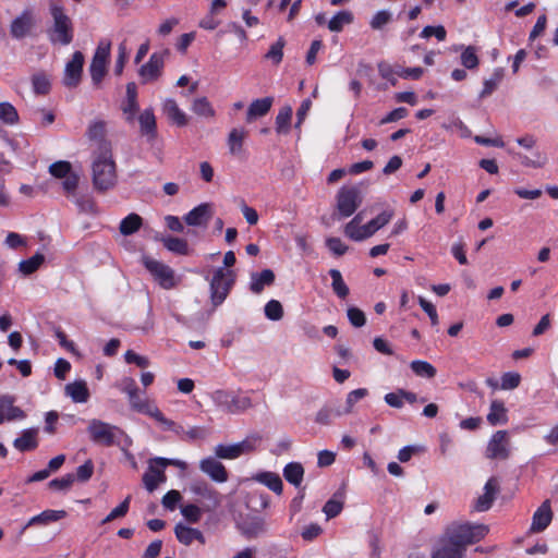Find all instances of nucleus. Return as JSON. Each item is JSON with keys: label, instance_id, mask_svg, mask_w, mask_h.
Instances as JSON below:
<instances>
[{"label": "nucleus", "instance_id": "nucleus-24", "mask_svg": "<svg viewBox=\"0 0 558 558\" xmlns=\"http://www.w3.org/2000/svg\"><path fill=\"white\" fill-rule=\"evenodd\" d=\"M174 534L178 541L185 546L191 545L194 541L201 544H205L206 542L204 534L199 530L190 527L183 523L175 525Z\"/></svg>", "mask_w": 558, "mask_h": 558}, {"label": "nucleus", "instance_id": "nucleus-21", "mask_svg": "<svg viewBox=\"0 0 558 558\" xmlns=\"http://www.w3.org/2000/svg\"><path fill=\"white\" fill-rule=\"evenodd\" d=\"M137 120L140 123L141 134L146 136L147 141H154L157 136V124L153 108L143 110Z\"/></svg>", "mask_w": 558, "mask_h": 558}, {"label": "nucleus", "instance_id": "nucleus-47", "mask_svg": "<svg viewBox=\"0 0 558 558\" xmlns=\"http://www.w3.org/2000/svg\"><path fill=\"white\" fill-rule=\"evenodd\" d=\"M461 63L464 68L472 70L478 65V57L476 54V48L473 46H461Z\"/></svg>", "mask_w": 558, "mask_h": 558}, {"label": "nucleus", "instance_id": "nucleus-5", "mask_svg": "<svg viewBox=\"0 0 558 558\" xmlns=\"http://www.w3.org/2000/svg\"><path fill=\"white\" fill-rule=\"evenodd\" d=\"M235 282L233 270L218 267L209 281L210 301L214 307L221 305Z\"/></svg>", "mask_w": 558, "mask_h": 558}, {"label": "nucleus", "instance_id": "nucleus-33", "mask_svg": "<svg viewBox=\"0 0 558 558\" xmlns=\"http://www.w3.org/2000/svg\"><path fill=\"white\" fill-rule=\"evenodd\" d=\"M247 136L244 128H234L229 132L227 144L231 155H240L243 149V143Z\"/></svg>", "mask_w": 558, "mask_h": 558}, {"label": "nucleus", "instance_id": "nucleus-20", "mask_svg": "<svg viewBox=\"0 0 558 558\" xmlns=\"http://www.w3.org/2000/svg\"><path fill=\"white\" fill-rule=\"evenodd\" d=\"M125 120L132 123L135 120V116L140 109L137 102V87L134 82L126 84V97L121 107Z\"/></svg>", "mask_w": 558, "mask_h": 558}, {"label": "nucleus", "instance_id": "nucleus-50", "mask_svg": "<svg viewBox=\"0 0 558 558\" xmlns=\"http://www.w3.org/2000/svg\"><path fill=\"white\" fill-rule=\"evenodd\" d=\"M163 244L170 252L181 255L187 254V242L183 239L169 236L163 240Z\"/></svg>", "mask_w": 558, "mask_h": 558}, {"label": "nucleus", "instance_id": "nucleus-14", "mask_svg": "<svg viewBox=\"0 0 558 558\" xmlns=\"http://www.w3.org/2000/svg\"><path fill=\"white\" fill-rule=\"evenodd\" d=\"M189 489L193 495L198 496L204 500L202 502L204 511H213L220 504L218 492L203 480L192 481L190 483Z\"/></svg>", "mask_w": 558, "mask_h": 558}, {"label": "nucleus", "instance_id": "nucleus-42", "mask_svg": "<svg viewBox=\"0 0 558 558\" xmlns=\"http://www.w3.org/2000/svg\"><path fill=\"white\" fill-rule=\"evenodd\" d=\"M329 275L331 277V287L333 292L340 299H345L349 295V288L345 284L341 272L338 269H330Z\"/></svg>", "mask_w": 558, "mask_h": 558}, {"label": "nucleus", "instance_id": "nucleus-16", "mask_svg": "<svg viewBox=\"0 0 558 558\" xmlns=\"http://www.w3.org/2000/svg\"><path fill=\"white\" fill-rule=\"evenodd\" d=\"M84 56L81 51H75L72 59L65 64L63 83L66 87H76L82 77Z\"/></svg>", "mask_w": 558, "mask_h": 558}, {"label": "nucleus", "instance_id": "nucleus-40", "mask_svg": "<svg viewBox=\"0 0 558 558\" xmlns=\"http://www.w3.org/2000/svg\"><path fill=\"white\" fill-rule=\"evenodd\" d=\"M44 262L45 256L41 253H36L34 256L21 260L19 264V270L24 276H29L35 272Z\"/></svg>", "mask_w": 558, "mask_h": 558}, {"label": "nucleus", "instance_id": "nucleus-10", "mask_svg": "<svg viewBox=\"0 0 558 558\" xmlns=\"http://www.w3.org/2000/svg\"><path fill=\"white\" fill-rule=\"evenodd\" d=\"M143 263L162 289L169 290L179 283V279L170 266L148 257L144 258Z\"/></svg>", "mask_w": 558, "mask_h": 558}, {"label": "nucleus", "instance_id": "nucleus-8", "mask_svg": "<svg viewBox=\"0 0 558 558\" xmlns=\"http://www.w3.org/2000/svg\"><path fill=\"white\" fill-rule=\"evenodd\" d=\"M260 441V436L252 434L240 442L232 445H217L215 448V454L220 459H236L242 454L254 451Z\"/></svg>", "mask_w": 558, "mask_h": 558}, {"label": "nucleus", "instance_id": "nucleus-22", "mask_svg": "<svg viewBox=\"0 0 558 558\" xmlns=\"http://www.w3.org/2000/svg\"><path fill=\"white\" fill-rule=\"evenodd\" d=\"M551 519L553 512L550 509L549 500H545L533 514L531 531H544L550 524Z\"/></svg>", "mask_w": 558, "mask_h": 558}, {"label": "nucleus", "instance_id": "nucleus-18", "mask_svg": "<svg viewBox=\"0 0 558 558\" xmlns=\"http://www.w3.org/2000/svg\"><path fill=\"white\" fill-rule=\"evenodd\" d=\"M199 469L217 483H225L228 481V472L225 465L216 458L208 457L201 460Z\"/></svg>", "mask_w": 558, "mask_h": 558}, {"label": "nucleus", "instance_id": "nucleus-51", "mask_svg": "<svg viewBox=\"0 0 558 558\" xmlns=\"http://www.w3.org/2000/svg\"><path fill=\"white\" fill-rule=\"evenodd\" d=\"M266 531L267 526L265 521L263 519L257 518L246 525L244 534L246 537L253 538L266 533Z\"/></svg>", "mask_w": 558, "mask_h": 558}, {"label": "nucleus", "instance_id": "nucleus-54", "mask_svg": "<svg viewBox=\"0 0 558 558\" xmlns=\"http://www.w3.org/2000/svg\"><path fill=\"white\" fill-rule=\"evenodd\" d=\"M283 38H279L275 44H272L269 50L266 53V58L272 61L275 64H279L283 58V47H284Z\"/></svg>", "mask_w": 558, "mask_h": 558}, {"label": "nucleus", "instance_id": "nucleus-44", "mask_svg": "<svg viewBox=\"0 0 558 558\" xmlns=\"http://www.w3.org/2000/svg\"><path fill=\"white\" fill-rule=\"evenodd\" d=\"M353 21V15L350 11H339L328 22V28L331 32H341L343 26Z\"/></svg>", "mask_w": 558, "mask_h": 558}, {"label": "nucleus", "instance_id": "nucleus-29", "mask_svg": "<svg viewBox=\"0 0 558 558\" xmlns=\"http://www.w3.org/2000/svg\"><path fill=\"white\" fill-rule=\"evenodd\" d=\"M395 215L393 209H385L379 215H377L375 218L369 220L367 223L362 226V229L364 230L365 238H371L375 232H377L379 229L385 227L389 221L392 219Z\"/></svg>", "mask_w": 558, "mask_h": 558}, {"label": "nucleus", "instance_id": "nucleus-6", "mask_svg": "<svg viewBox=\"0 0 558 558\" xmlns=\"http://www.w3.org/2000/svg\"><path fill=\"white\" fill-rule=\"evenodd\" d=\"M210 398L217 408L230 414L242 413L253 405L248 396L222 389L214 391Z\"/></svg>", "mask_w": 558, "mask_h": 558}, {"label": "nucleus", "instance_id": "nucleus-3", "mask_svg": "<svg viewBox=\"0 0 558 558\" xmlns=\"http://www.w3.org/2000/svg\"><path fill=\"white\" fill-rule=\"evenodd\" d=\"M48 9L51 17V26L47 31L50 43L62 46L70 45L74 38V26L64 5L60 0H49Z\"/></svg>", "mask_w": 558, "mask_h": 558}, {"label": "nucleus", "instance_id": "nucleus-28", "mask_svg": "<svg viewBox=\"0 0 558 558\" xmlns=\"http://www.w3.org/2000/svg\"><path fill=\"white\" fill-rule=\"evenodd\" d=\"M274 102L272 97H264L253 100L246 112V121L252 122L253 120L266 116Z\"/></svg>", "mask_w": 558, "mask_h": 558}, {"label": "nucleus", "instance_id": "nucleus-55", "mask_svg": "<svg viewBox=\"0 0 558 558\" xmlns=\"http://www.w3.org/2000/svg\"><path fill=\"white\" fill-rule=\"evenodd\" d=\"M33 89L38 95H46L50 90V81L45 74H35L32 77Z\"/></svg>", "mask_w": 558, "mask_h": 558}, {"label": "nucleus", "instance_id": "nucleus-41", "mask_svg": "<svg viewBox=\"0 0 558 558\" xmlns=\"http://www.w3.org/2000/svg\"><path fill=\"white\" fill-rule=\"evenodd\" d=\"M367 393H368V391L365 388H359V389H355V390H352L351 392H349L347 396V399H345V408L343 410H341L340 408H337L336 415L341 416L343 414L350 413L352 411L354 404L357 401H360L361 399H363L364 397H366Z\"/></svg>", "mask_w": 558, "mask_h": 558}, {"label": "nucleus", "instance_id": "nucleus-49", "mask_svg": "<svg viewBox=\"0 0 558 558\" xmlns=\"http://www.w3.org/2000/svg\"><path fill=\"white\" fill-rule=\"evenodd\" d=\"M72 172V165L65 160H59L49 166V173L57 179H64Z\"/></svg>", "mask_w": 558, "mask_h": 558}, {"label": "nucleus", "instance_id": "nucleus-60", "mask_svg": "<svg viewBox=\"0 0 558 558\" xmlns=\"http://www.w3.org/2000/svg\"><path fill=\"white\" fill-rule=\"evenodd\" d=\"M420 36L422 38H429L432 36H435L439 41H442L446 39L447 32L442 25H438V26L428 25L422 29Z\"/></svg>", "mask_w": 558, "mask_h": 558}, {"label": "nucleus", "instance_id": "nucleus-32", "mask_svg": "<svg viewBox=\"0 0 558 558\" xmlns=\"http://www.w3.org/2000/svg\"><path fill=\"white\" fill-rule=\"evenodd\" d=\"M66 515L64 510H45L41 513L32 517L26 525L23 527L22 533L29 526L35 524H48L63 519Z\"/></svg>", "mask_w": 558, "mask_h": 558}, {"label": "nucleus", "instance_id": "nucleus-11", "mask_svg": "<svg viewBox=\"0 0 558 558\" xmlns=\"http://www.w3.org/2000/svg\"><path fill=\"white\" fill-rule=\"evenodd\" d=\"M362 203L361 192L357 187H341L337 195V208L342 218L350 217Z\"/></svg>", "mask_w": 558, "mask_h": 558}, {"label": "nucleus", "instance_id": "nucleus-61", "mask_svg": "<svg viewBox=\"0 0 558 558\" xmlns=\"http://www.w3.org/2000/svg\"><path fill=\"white\" fill-rule=\"evenodd\" d=\"M105 134V123L101 121H96L92 123L87 130V136L89 140L97 141V145L100 142H106L102 137Z\"/></svg>", "mask_w": 558, "mask_h": 558}, {"label": "nucleus", "instance_id": "nucleus-59", "mask_svg": "<svg viewBox=\"0 0 558 558\" xmlns=\"http://www.w3.org/2000/svg\"><path fill=\"white\" fill-rule=\"evenodd\" d=\"M521 376L515 372H508L501 376L500 388L504 390H511L520 385Z\"/></svg>", "mask_w": 558, "mask_h": 558}, {"label": "nucleus", "instance_id": "nucleus-57", "mask_svg": "<svg viewBox=\"0 0 558 558\" xmlns=\"http://www.w3.org/2000/svg\"><path fill=\"white\" fill-rule=\"evenodd\" d=\"M128 58H129L128 48H126L125 43L123 41L118 47V54H117L116 64H114V74L116 75L119 76L122 74L125 63L128 61Z\"/></svg>", "mask_w": 558, "mask_h": 558}, {"label": "nucleus", "instance_id": "nucleus-17", "mask_svg": "<svg viewBox=\"0 0 558 558\" xmlns=\"http://www.w3.org/2000/svg\"><path fill=\"white\" fill-rule=\"evenodd\" d=\"M214 215L213 205L202 203L190 210L184 217L186 225L192 227H206Z\"/></svg>", "mask_w": 558, "mask_h": 558}, {"label": "nucleus", "instance_id": "nucleus-19", "mask_svg": "<svg viewBox=\"0 0 558 558\" xmlns=\"http://www.w3.org/2000/svg\"><path fill=\"white\" fill-rule=\"evenodd\" d=\"M15 397L11 395H0V414L4 421H21L26 417V413L15 404Z\"/></svg>", "mask_w": 558, "mask_h": 558}, {"label": "nucleus", "instance_id": "nucleus-2", "mask_svg": "<svg viewBox=\"0 0 558 558\" xmlns=\"http://www.w3.org/2000/svg\"><path fill=\"white\" fill-rule=\"evenodd\" d=\"M93 186L98 192H106L118 182L117 165L110 142H100L92 153Z\"/></svg>", "mask_w": 558, "mask_h": 558}, {"label": "nucleus", "instance_id": "nucleus-34", "mask_svg": "<svg viewBox=\"0 0 558 558\" xmlns=\"http://www.w3.org/2000/svg\"><path fill=\"white\" fill-rule=\"evenodd\" d=\"M303 476L304 468L299 462H290L283 468V477L295 487L301 485Z\"/></svg>", "mask_w": 558, "mask_h": 558}, {"label": "nucleus", "instance_id": "nucleus-12", "mask_svg": "<svg viewBox=\"0 0 558 558\" xmlns=\"http://www.w3.org/2000/svg\"><path fill=\"white\" fill-rule=\"evenodd\" d=\"M168 54V49L161 52H154L148 61L140 68L138 75L143 84L155 82L161 76L165 59Z\"/></svg>", "mask_w": 558, "mask_h": 558}, {"label": "nucleus", "instance_id": "nucleus-53", "mask_svg": "<svg viewBox=\"0 0 558 558\" xmlns=\"http://www.w3.org/2000/svg\"><path fill=\"white\" fill-rule=\"evenodd\" d=\"M203 506L198 507L194 504H189L181 507L182 515L191 523H197L202 518Z\"/></svg>", "mask_w": 558, "mask_h": 558}, {"label": "nucleus", "instance_id": "nucleus-64", "mask_svg": "<svg viewBox=\"0 0 558 558\" xmlns=\"http://www.w3.org/2000/svg\"><path fill=\"white\" fill-rule=\"evenodd\" d=\"M391 20V13L387 10L378 11L371 20V27L373 29H380L383 26L388 24Z\"/></svg>", "mask_w": 558, "mask_h": 558}, {"label": "nucleus", "instance_id": "nucleus-1", "mask_svg": "<svg viewBox=\"0 0 558 558\" xmlns=\"http://www.w3.org/2000/svg\"><path fill=\"white\" fill-rule=\"evenodd\" d=\"M488 533L484 524L452 522L434 546L430 558H463L466 547L483 539Z\"/></svg>", "mask_w": 558, "mask_h": 558}, {"label": "nucleus", "instance_id": "nucleus-23", "mask_svg": "<svg viewBox=\"0 0 558 558\" xmlns=\"http://www.w3.org/2000/svg\"><path fill=\"white\" fill-rule=\"evenodd\" d=\"M166 482L165 471L154 463L153 459L149 461L148 470L143 474V483L145 488L153 493L160 483Z\"/></svg>", "mask_w": 558, "mask_h": 558}, {"label": "nucleus", "instance_id": "nucleus-35", "mask_svg": "<svg viewBox=\"0 0 558 558\" xmlns=\"http://www.w3.org/2000/svg\"><path fill=\"white\" fill-rule=\"evenodd\" d=\"M255 480L260 484L267 486L270 490L280 495L282 493V481L280 476L272 472H262L255 476Z\"/></svg>", "mask_w": 558, "mask_h": 558}, {"label": "nucleus", "instance_id": "nucleus-31", "mask_svg": "<svg viewBox=\"0 0 558 558\" xmlns=\"http://www.w3.org/2000/svg\"><path fill=\"white\" fill-rule=\"evenodd\" d=\"M65 393L76 403H85L89 399V390L84 380H76L65 386Z\"/></svg>", "mask_w": 558, "mask_h": 558}, {"label": "nucleus", "instance_id": "nucleus-58", "mask_svg": "<svg viewBox=\"0 0 558 558\" xmlns=\"http://www.w3.org/2000/svg\"><path fill=\"white\" fill-rule=\"evenodd\" d=\"M75 481V475L72 473H68L60 478H54L49 482V487L56 490H66L69 489Z\"/></svg>", "mask_w": 558, "mask_h": 558}, {"label": "nucleus", "instance_id": "nucleus-36", "mask_svg": "<svg viewBox=\"0 0 558 558\" xmlns=\"http://www.w3.org/2000/svg\"><path fill=\"white\" fill-rule=\"evenodd\" d=\"M343 505V493L338 492L324 505L323 512L327 519L336 518L341 513Z\"/></svg>", "mask_w": 558, "mask_h": 558}, {"label": "nucleus", "instance_id": "nucleus-26", "mask_svg": "<svg viewBox=\"0 0 558 558\" xmlns=\"http://www.w3.org/2000/svg\"><path fill=\"white\" fill-rule=\"evenodd\" d=\"M486 420L492 426L505 425L508 423V410L502 400L495 399L490 402Z\"/></svg>", "mask_w": 558, "mask_h": 558}, {"label": "nucleus", "instance_id": "nucleus-38", "mask_svg": "<svg viewBox=\"0 0 558 558\" xmlns=\"http://www.w3.org/2000/svg\"><path fill=\"white\" fill-rule=\"evenodd\" d=\"M292 107L283 106L276 117V132L278 134H288L292 119Z\"/></svg>", "mask_w": 558, "mask_h": 558}, {"label": "nucleus", "instance_id": "nucleus-48", "mask_svg": "<svg viewBox=\"0 0 558 558\" xmlns=\"http://www.w3.org/2000/svg\"><path fill=\"white\" fill-rule=\"evenodd\" d=\"M131 496H128L119 506L112 509L109 514L102 519L101 524H107L113 520L123 518L130 509Z\"/></svg>", "mask_w": 558, "mask_h": 558}, {"label": "nucleus", "instance_id": "nucleus-7", "mask_svg": "<svg viewBox=\"0 0 558 558\" xmlns=\"http://www.w3.org/2000/svg\"><path fill=\"white\" fill-rule=\"evenodd\" d=\"M111 52V41L101 39L93 56L89 73L94 85L99 86L107 73V64Z\"/></svg>", "mask_w": 558, "mask_h": 558}, {"label": "nucleus", "instance_id": "nucleus-30", "mask_svg": "<svg viewBox=\"0 0 558 558\" xmlns=\"http://www.w3.org/2000/svg\"><path fill=\"white\" fill-rule=\"evenodd\" d=\"M275 281V274L271 269H264L260 272L251 275L250 289L253 293L259 294L265 287H269Z\"/></svg>", "mask_w": 558, "mask_h": 558}, {"label": "nucleus", "instance_id": "nucleus-45", "mask_svg": "<svg viewBox=\"0 0 558 558\" xmlns=\"http://www.w3.org/2000/svg\"><path fill=\"white\" fill-rule=\"evenodd\" d=\"M504 77V69L497 68L494 73L484 81V87L481 92V97L490 95L500 84Z\"/></svg>", "mask_w": 558, "mask_h": 558}, {"label": "nucleus", "instance_id": "nucleus-43", "mask_svg": "<svg viewBox=\"0 0 558 558\" xmlns=\"http://www.w3.org/2000/svg\"><path fill=\"white\" fill-rule=\"evenodd\" d=\"M410 367L416 376L423 378H433L437 373L436 368L429 362L422 360L412 361Z\"/></svg>", "mask_w": 558, "mask_h": 558}, {"label": "nucleus", "instance_id": "nucleus-13", "mask_svg": "<svg viewBox=\"0 0 558 558\" xmlns=\"http://www.w3.org/2000/svg\"><path fill=\"white\" fill-rule=\"evenodd\" d=\"M36 27V17L31 9H24L10 24V34L16 40L29 36Z\"/></svg>", "mask_w": 558, "mask_h": 558}, {"label": "nucleus", "instance_id": "nucleus-4", "mask_svg": "<svg viewBox=\"0 0 558 558\" xmlns=\"http://www.w3.org/2000/svg\"><path fill=\"white\" fill-rule=\"evenodd\" d=\"M86 430L89 439L95 445L104 447L119 446L122 437L128 438L123 429L119 426L98 418L90 420Z\"/></svg>", "mask_w": 558, "mask_h": 558}, {"label": "nucleus", "instance_id": "nucleus-52", "mask_svg": "<svg viewBox=\"0 0 558 558\" xmlns=\"http://www.w3.org/2000/svg\"><path fill=\"white\" fill-rule=\"evenodd\" d=\"M265 316L270 320H280L283 316V308L279 301L270 300L265 305Z\"/></svg>", "mask_w": 558, "mask_h": 558}, {"label": "nucleus", "instance_id": "nucleus-27", "mask_svg": "<svg viewBox=\"0 0 558 558\" xmlns=\"http://www.w3.org/2000/svg\"><path fill=\"white\" fill-rule=\"evenodd\" d=\"M162 111L173 124L178 126H185L187 124L186 114L179 108L174 99L167 98L162 104Z\"/></svg>", "mask_w": 558, "mask_h": 558}, {"label": "nucleus", "instance_id": "nucleus-62", "mask_svg": "<svg viewBox=\"0 0 558 558\" xmlns=\"http://www.w3.org/2000/svg\"><path fill=\"white\" fill-rule=\"evenodd\" d=\"M94 473V463L92 460H87L84 464L76 469L75 480L78 482H87Z\"/></svg>", "mask_w": 558, "mask_h": 558}, {"label": "nucleus", "instance_id": "nucleus-15", "mask_svg": "<svg viewBox=\"0 0 558 558\" xmlns=\"http://www.w3.org/2000/svg\"><path fill=\"white\" fill-rule=\"evenodd\" d=\"M136 411L155 418L160 424L162 430H170L174 434H181L184 432V427L182 425L167 418L156 405L149 403L147 400L137 404Z\"/></svg>", "mask_w": 558, "mask_h": 558}, {"label": "nucleus", "instance_id": "nucleus-46", "mask_svg": "<svg viewBox=\"0 0 558 558\" xmlns=\"http://www.w3.org/2000/svg\"><path fill=\"white\" fill-rule=\"evenodd\" d=\"M0 120L10 125L19 122V113L12 104L8 101L0 102Z\"/></svg>", "mask_w": 558, "mask_h": 558}, {"label": "nucleus", "instance_id": "nucleus-63", "mask_svg": "<svg viewBox=\"0 0 558 558\" xmlns=\"http://www.w3.org/2000/svg\"><path fill=\"white\" fill-rule=\"evenodd\" d=\"M444 128L450 131H458L462 137H469L471 135L470 129L459 118H452Z\"/></svg>", "mask_w": 558, "mask_h": 558}, {"label": "nucleus", "instance_id": "nucleus-25", "mask_svg": "<svg viewBox=\"0 0 558 558\" xmlns=\"http://www.w3.org/2000/svg\"><path fill=\"white\" fill-rule=\"evenodd\" d=\"M37 434L38 429L35 427L24 429L21 436L14 439L13 447L20 452L35 450L38 447Z\"/></svg>", "mask_w": 558, "mask_h": 558}, {"label": "nucleus", "instance_id": "nucleus-37", "mask_svg": "<svg viewBox=\"0 0 558 558\" xmlns=\"http://www.w3.org/2000/svg\"><path fill=\"white\" fill-rule=\"evenodd\" d=\"M142 225V217L135 213H132L121 220L119 230L123 235H131L138 231Z\"/></svg>", "mask_w": 558, "mask_h": 558}, {"label": "nucleus", "instance_id": "nucleus-39", "mask_svg": "<svg viewBox=\"0 0 558 558\" xmlns=\"http://www.w3.org/2000/svg\"><path fill=\"white\" fill-rule=\"evenodd\" d=\"M192 111L198 117L210 119L215 117V109L206 97L195 98L192 107Z\"/></svg>", "mask_w": 558, "mask_h": 558}, {"label": "nucleus", "instance_id": "nucleus-56", "mask_svg": "<svg viewBox=\"0 0 558 558\" xmlns=\"http://www.w3.org/2000/svg\"><path fill=\"white\" fill-rule=\"evenodd\" d=\"M123 390H124V392L128 393L129 401H130L132 409L136 410L137 404H141L143 401H145L144 399L140 398L138 388L136 387V384L134 383V380L129 379L126 381V385Z\"/></svg>", "mask_w": 558, "mask_h": 558}, {"label": "nucleus", "instance_id": "nucleus-9", "mask_svg": "<svg viewBox=\"0 0 558 558\" xmlns=\"http://www.w3.org/2000/svg\"><path fill=\"white\" fill-rule=\"evenodd\" d=\"M511 454V442L508 430L495 432L489 438L485 457L490 460H507Z\"/></svg>", "mask_w": 558, "mask_h": 558}]
</instances>
